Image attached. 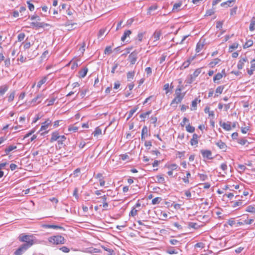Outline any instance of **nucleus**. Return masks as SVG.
I'll use <instances>...</instances> for the list:
<instances>
[{
    "label": "nucleus",
    "instance_id": "nucleus-1",
    "mask_svg": "<svg viewBox=\"0 0 255 255\" xmlns=\"http://www.w3.org/2000/svg\"><path fill=\"white\" fill-rule=\"evenodd\" d=\"M183 86H178L175 91V98L172 100L170 105L176 107L178 104L180 103L183 99L185 93H181Z\"/></svg>",
    "mask_w": 255,
    "mask_h": 255
},
{
    "label": "nucleus",
    "instance_id": "nucleus-18",
    "mask_svg": "<svg viewBox=\"0 0 255 255\" xmlns=\"http://www.w3.org/2000/svg\"><path fill=\"white\" fill-rule=\"evenodd\" d=\"M148 128L146 126H144L142 129L141 139L142 140H145V137L147 135Z\"/></svg>",
    "mask_w": 255,
    "mask_h": 255
},
{
    "label": "nucleus",
    "instance_id": "nucleus-9",
    "mask_svg": "<svg viewBox=\"0 0 255 255\" xmlns=\"http://www.w3.org/2000/svg\"><path fill=\"white\" fill-rule=\"evenodd\" d=\"M47 25H48V24L44 22H32L30 23L31 26L35 27L36 28H43L45 26Z\"/></svg>",
    "mask_w": 255,
    "mask_h": 255
},
{
    "label": "nucleus",
    "instance_id": "nucleus-12",
    "mask_svg": "<svg viewBox=\"0 0 255 255\" xmlns=\"http://www.w3.org/2000/svg\"><path fill=\"white\" fill-rule=\"evenodd\" d=\"M95 177L98 179L101 186H104L105 185V181L102 173H98L96 175H95Z\"/></svg>",
    "mask_w": 255,
    "mask_h": 255
},
{
    "label": "nucleus",
    "instance_id": "nucleus-53",
    "mask_svg": "<svg viewBox=\"0 0 255 255\" xmlns=\"http://www.w3.org/2000/svg\"><path fill=\"white\" fill-rule=\"evenodd\" d=\"M237 43H234L229 47V52H232L233 49H236L238 47Z\"/></svg>",
    "mask_w": 255,
    "mask_h": 255
},
{
    "label": "nucleus",
    "instance_id": "nucleus-61",
    "mask_svg": "<svg viewBox=\"0 0 255 255\" xmlns=\"http://www.w3.org/2000/svg\"><path fill=\"white\" fill-rule=\"evenodd\" d=\"M78 128L76 127H74V126H70L68 128V130L69 131H73L74 132H76L77 131Z\"/></svg>",
    "mask_w": 255,
    "mask_h": 255
},
{
    "label": "nucleus",
    "instance_id": "nucleus-19",
    "mask_svg": "<svg viewBox=\"0 0 255 255\" xmlns=\"http://www.w3.org/2000/svg\"><path fill=\"white\" fill-rule=\"evenodd\" d=\"M109 195V194H107V195H104L101 197L103 200V207L105 210L107 209V208L108 207V203L107 202V197Z\"/></svg>",
    "mask_w": 255,
    "mask_h": 255
},
{
    "label": "nucleus",
    "instance_id": "nucleus-29",
    "mask_svg": "<svg viewBox=\"0 0 255 255\" xmlns=\"http://www.w3.org/2000/svg\"><path fill=\"white\" fill-rule=\"evenodd\" d=\"M235 1H236V0H229L226 2H222L221 4V5L222 6H224L225 5H227V6H230V7L232 6L233 5H231V3L232 2H235Z\"/></svg>",
    "mask_w": 255,
    "mask_h": 255
},
{
    "label": "nucleus",
    "instance_id": "nucleus-3",
    "mask_svg": "<svg viewBox=\"0 0 255 255\" xmlns=\"http://www.w3.org/2000/svg\"><path fill=\"white\" fill-rule=\"evenodd\" d=\"M249 215L245 214L242 216V218L238 220L237 223V226H243L245 225H251L255 221V219L253 217L251 218H249Z\"/></svg>",
    "mask_w": 255,
    "mask_h": 255
},
{
    "label": "nucleus",
    "instance_id": "nucleus-59",
    "mask_svg": "<svg viewBox=\"0 0 255 255\" xmlns=\"http://www.w3.org/2000/svg\"><path fill=\"white\" fill-rule=\"evenodd\" d=\"M28 4V8L30 11H33L34 9V6L33 4L31 3L29 1H27Z\"/></svg>",
    "mask_w": 255,
    "mask_h": 255
},
{
    "label": "nucleus",
    "instance_id": "nucleus-8",
    "mask_svg": "<svg viewBox=\"0 0 255 255\" xmlns=\"http://www.w3.org/2000/svg\"><path fill=\"white\" fill-rule=\"evenodd\" d=\"M200 152L201 153L203 158H206L209 159H212V152L209 150H201Z\"/></svg>",
    "mask_w": 255,
    "mask_h": 255
},
{
    "label": "nucleus",
    "instance_id": "nucleus-57",
    "mask_svg": "<svg viewBox=\"0 0 255 255\" xmlns=\"http://www.w3.org/2000/svg\"><path fill=\"white\" fill-rule=\"evenodd\" d=\"M199 176L200 177V180H202V181H205L208 178V176L206 174H199Z\"/></svg>",
    "mask_w": 255,
    "mask_h": 255
},
{
    "label": "nucleus",
    "instance_id": "nucleus-30",
    "mask_svg": "<svg viewBox=\"0 0 255 255\" xmlns=\"http://www.w3.org/2000/svg\"><path fill=\"white\" fill-rule=\"evenodd\" d=\"M47 78L46 76L44 77L41 80H40L37 85V87L40 88L42 84H44L47 81Z\"/></svg>",
    "mask_w": 255,
    "mask_h": 255
},
{
    "label": "nucleus",
    "instance_id": "nucleus-41",
    "mask_svg": "<svg viewBox=\"0 0 255 255\" xmlns=\"http://www.w3.org/2000/svg\"><path fill=\"white\" fill-rule=\"evenodd\" d=\"M224 86H218L216 89V93L221 94L222 93L223 90L224 89Z\"/></svg>",
    "mask_w": 255,
    "mask_h": 255
},
{
    "label": "nucleus",
    "instance_id": "nucleus-25",
    "mask_svg": "<svg viewBox=\"0 0 255 255\" xmlns=\"http://www.w3.org/2000/svg\"><path fill=\"white\" fill-rule=\"evenodd\" d=\"M221 126L224 129L227 131H229L232 129L231 126L229 123H224Z\"/></svg>",
    "mask_w": 255,
    "mask_h": 255
},
{
    "label": "nucleus",
    "instance_id": "nucleus-32",
    "mask_svg": "<svg viewBox=\"0 0 255 255\" xmlns=\"http://www.w3.org/2000/svg\"><path fill=\"white\" fill-rule=\"evenodd\" d=\"M42 98L43 97L42 95H38L35 98L32 100L31 103H35L37 100H38L37 103H39L41 102V101L42 99Z\"/></svg>",
    "mask_w": 255,
    "mask_h": 255
},
{
    "label": "nucleus",
    "instance_id": "nucleus-22",
    "mask_svg": "<svg viewBox=\"0 0 255 255\" xmlns=\"http://www.w3.org/2000/svg\"><path fill=\"white\" fill-rule=\"evenodd\" d=\"M17 147L15 145H10L8 146L4 149L5 154L7 155L10 151L14 149H15Z\"/></svg>",
    "mask_w": 255,
    "mask_h": 255
},
{
    "label": "nucleus",
    "instance_id": "nucleus-48",
    "mask_svg": "<svg viewBox=\"0 0 255 255\" xmlns=\"http://www.w3.org/2000/svg\"><path fill=\"white\" fill-rule=\"evenodd\" d=\"M137 211H138L136 209H135V207H133L129 214V216L132 217L135 216V215H136Z\"/></svg>",
    "mask_w": 255,
    "mask_h": 255
},
{
    "label": "nucleus",
    "instance_id": "nucleus-17",
    "mask_svg": "<svg viewBox=\"0 0 255 255\" xmlns=\"http://www.w3.org/2000/svg\"><path fill=\"white\" fill-rule=\"evenodd\" d=\"M161 34V32L160 30H155V31L152 35V38H154V43H155L157 41H158L159 39Z\"/></svg>",
    "mask_w": 255,
    "mask_h": 255
},
{
    "label": "nucleus",
    "instance_id": "nucleus-20",
    "mask_svg": "<svg viewBox=\"0 0 255 255\" xmlns=\"http://www.w3.org/2000/svg\"><path fill=\"white\" fill-rule=\"evenodd\" d=\"M8 86L6 85H4L0 86V96H2L8 90Z\"/></svg>",
    "mask_w": 255,
    "mask_h": 255
},
{
    "label": "nucleus",
    "instance_id": "nucleus-11",
    "mask_svg": "<svg viewBox=\"0 0 255 255\" xmlns=\"http://www.w3.org/2000/svg\"><path fill=\"white\" fill-rule=\"evenodd\" d=\"M222 73L224 74V76H226L225 70H222V73H218L214 76V77L213 78V81L215 83H219V82H217V81L220 80V79H221L222 78V77H223V75Z\"/></svg>",
    "mask_w": 255,
    "mask_h": 255
},
{
    "label": "nucleus",
    "instance_id": "nucleus-64",
    "mask_svg": "<svg viewBox=\"0 0 255 255\" xmlns=\"http://www.w3.org/2000/svg\"><path fill=\"white\" fill-rule=\"evenodd\" d=\"M145 70L147 76L151 75L152 73V69L150 67L146 68Z\"/></svg>",
    "mask_w": 255,
    "mask_h": 255
},
{
    "label": "nucleus",
    "instance_id": "nucleus-40",
    "mask_svg": "<svg viewBox=\"0 0 255 255\" xmlns=\"http://www.w3.org/2000/svg\"><path fill=\"white\" fill-rule=\"evenodd\" d=\"M186 130L189 132H190V133H192L194 131H195V128L190 126V124H188L186 127Z\"/></svg>",
    "mask_w": 255,
    "mask_h": 255
},
{
    "label": "nucleus",
    "instance_id": "nucleus-51",
    "mask_svg": "<svg viewBox=\"0 0 255 255\" xmlns=\"http://www.w3.org/2000/svg\"><path fill=\"white\" fill-rule=\"evenodd\" d=\"M25 36V35L24 33H20L17 36L18 41L19 42L22 41L23 40Z\"/></svg>",
    "mask_w": 255,
    "mask_h": 255
},
{
    "label": "nucleus",
    "instance_id": "nucleus-34",
    "mask_svg": "<svg viewBox=\"0 0 255 255\" xmlns=\"http://www.w3.org/2000/svg\"><path fill=\"white\" fill-rule=\"evenodd\" d=\"M157 7L158 6L157 4H154L150 6L148 9L147 14L150 15L151 14V11L157 9Z\"/></svg>",
    "mask_w": 255,
    "mask_h": 255
},
{
    "label": "nucleus",
    "instance_id": "nucleus-10",
    "mask_svg": "<svg viewBox=\"0 0 255 255\" xmlns=\"http://www.w3.org/2000/svg\"><path fill=\"white\" fill-rule=\"evenodd\" d=\"M215 144L221 149L226 151L227 148V146L226 143L223 142L221 140H219L215 142Z\"/></svg>",
    "mask_w": 255,
    "mask_h": 255
},
{
    "label": "nucleus",
    "instance_id": "nucleus-56",
    "mask_svg": "<svg viewBox=\"0 0 255 255\" xmlns=\"http://www.w3.org/2000/svg\"><path fill=\"white\" fill-rule=\"evenodd\" d=\"M250 129V127L248 126L241 128V131L243 133H246Z\"/></svg>",
    "mask_w": 255,
    "mask_h": 255
},
{
    "label": "nucleus",
    "instance_id": "nucleus-42",
    "mask_svg": "<svg viewBox=\"0 0 255 255\" xmlns=\"http://www.w3.org/2000/svg\"><path fill=\"white\" fill-rule=\"evenodd\" d=\"M162 200L160 197H156L152 200V204L153 205L158 204Z\"/></svg>",
    "mask_w": 255,
    "mask_h": 255
},
{
    "label": "nucleus",
    "instance_id": "nucleus-13",
    "mask_svg": "<svg viewBox=\"0 0 255 255\" xmlns=\"http://www.w3.org/2000/svg\"><path fill=\"white\" fill-rule=\"evenodd\" d=\"M60 136L59 132L58 131H55L51 133V137L50 139V142L57 141Z\"/></svg>",
    "mask_w": 255,
    "mask_h": 255
},
{
    "label": "nucleus",
    "instance_id": "nucleus-28",
    "mask_svg": "<svg viewBox=\"0 0 255 255\" xmlns=\"http://www.w3.org/2000/svg\"><path fill=\"white\" fill-rule=\"evenodd\" d=\"M114 45V44L113 43L112 45ZM112 47H113V46H107L105 49L104 53L106 55L111 54L112 52Z\"/></svg>",
    "mask_w": 255,
    "mask_h": 255
},
{
    "label": "nucleus",
    "instance_id": "nucleus-36",
    "mask_svg": "<svg viewBox=\"0 0 255 255\" xmlns=\"http://www.w3.org/2000/svg\"><path fill=\"white\" fill-rule=\"evenodd\" d=\"M66 138L65 135H60L58 139L57 140L58 144H63V142L66 140Z\"/></svg>",
    "mask_w": 255,
    "mask_h": 255
},
{
    "label": "nucleus",
    "instance_id": "nucleus-49",
    "mask_svg": "<svg viewBox=\"0 0 255 255\" xmlns=\"http://www.w3.org/2000/svg\"><path fill=\"white\" fill-rule=\"evenodd\" d=\"M102 248L105 251H107L108 252V254H111L113 255H115V251L113 250L109 249V248H108L107 247H104V246L102 247Z\"/></svg>",
    "mask_w": 255,
    "mask_h": 255
},
{
    "label": "nucleus",
    "instance_id": "nucleus-38",
    "mask_svg": "<svg viewBox=\"0 0 255 255\" xmlns=\"http://www.w3.org/2000/svg\"><path fill=\"white\" fill-rule=\"evenodd\" d=\"M200 100H198L197 98L195 99L192 102V107L193 108V110H196L197 107V102L200 103Z\"/></svg>",
    "mask_w": 255,
    "mask_h": 255
},
{
    "label": "nucleus",
    "instance_id": "nucleus-47",
    "mask_svg": "<svg viewBox=\"0 0 255 255\" xmlns=\"http://www.w3.org/2000/svg\"><path fill=\"white\" fill-rule=\"evenodd\" d=\"M15 91H12V92H11L8 97V101L9 102H11V101H12L14 98V96H15Z\"/></svg>",
    "mask_w": 255,
    "mask_h": 255
},
{
    "label": "nucleus",
    "instance_id": "nucleus-5",
    "mask_svg": "<svg viewBox=\"0 0 255 255\" xmlns=\"http://www.w3.org/2000/svg\"><path fill=\"white\" fill-rule=\"evenodd\" d=\"M201 68H198L194 72L193 74L188 76L186 80V82L188 84H191L195 80L196 78L201 73Z\"/></svg>",
    "mask_w": 255,
    "mask_h": 255
},
{
    "label": "nucleus",
    "instance_id": "nucleus-62",
    "mask_svg": "<svg viewBox=\"0 0 255 255\" xmlns=\"http://www.w3.org/2000/svg\"><path fill=\"white\" fill-rule=\"evenodd\" d=\"M242 204V202L241 201H236L235 202H233V207H236L239 206H241Z\"/></svg>",
    "mask_w": 255,
    "mask_h": 255
},
{
    "label": "nucleus",
    "instance_id": "nucleus-55",
    "mask_svg": "<svg viewBox=\"0 0 255 255\" xmlns=\"http://www.w3.org/2000/svg\"><path fill=\"white\" fill-rule=\"evenodd\" d=\"M204 247H205L204 244L202 242L198 243L196 244L195 245V248H198L203 249L204 248Z\"/></svg>",
    "mask_w": 255,
    "mask_h": 255
},
{
    "label": "nucleus",
    "instance_id": "nucleus-58",
    "mask_svg": "<svg viewBox=\"0 0 255 255\" xmlns=\"http://www.w3.org/2000/svg\"><path fill=\"white\" fill-rule=\"evenodd\" d=\"M227 223L229 225L231 226H233L234 225H235L236 224V222L234 220V219L233 218H231V219H230L228 221H227Z\"/></svg>",
    "mask_w": 255,
    "mask_h": 255
},
{
    "label": "nucleus",
    "instance_id": "nucleus-35",
    "mask_svg": "<svg viewBox=\"0 0 255 255\" xmlns=\"http://www.w3.org/2000/svg\"><path fill=\"white\" fill-rule=\"evenodd\" d=\"M93 134L95 136H98V135L102 134V130L99 127H97L95 128V131L93 132Z\"/></svg>",
    "mask_w": 255,
    "mask_h": 255
},
{
    "label": "nucleus",
    "instance_id": "nucleus-43",
    "mask_svg": "<svg viewBox=\"0 0 255 255\" xmlns=\"http://www.w3.org/2000/svg\"><path fill=\"white\" fill-rule=\"evenodd\" d=\"M190 176H191V174H190V172L187 171V173H186V176H185L182 178L183 181H184V183H189V181L188 178L189 177H190Z\"/></svg>",
    "mask_w": 255,
    "mask_h": 255
},
{
    "label": "nucleus",
    "instance_id": "nucleus-26",
    "mask_svg": "<svg viewBox=\"0 0 255 255\" xmlns=\"http://www.w3.org/2000/svg\"><path fill=\"white\" fill-rule=\"evenodd\" d=\"M182 2L180 1L177 3H175L173 6L172 11H178L179 10V8L181 6Z\"/></svg>",
    "mask_w": 255,
    "mask_h": 255
},
{
    "label": "nucleus",
    "instance_id": "nucleus-63",
    "mask_svg": "<svg viewBox=\"0 0 255 255\" xmlns=\"http://www.w3.org/2000/svg\"><path fill=\"white\" fill-rule=\"evenodd\" d=\"M60 250L64 253H68L70 251V250L67 247L65 246H63L60 248Z\"/></svg>",
    "mask_w": 255,
    "mask_h": 255
},
{
    "label": "nucleus",
    "instance_id": "nucleus-50",
    "mask_svg": "<svg viewBox=\"0 0 255 255\" xmlns=\"http://www.w3.org/2000/svg\"><path fill=\"white\" fill-rule=\"evenodd\" d=\"M156 178L157 179V181L156 182L158 183H163L164 181V178L163 175H157Z\"/></svg>",
    "mask_w": 255,
    "mask_h": 255
},
{
    "label": "nucleus",
    "instance_id": "nucleus-2",
    "mask_svg": "<svg viewBox=\"0 0 255 255\" xmlns=\"http://www.w3.org/2000/svg\"><path fill=\"white\" fill-rule=\"evenodd\" d=\"M18 240L20 242H23V244L28 245L31 247L34 244V242L32 239V236L26 235L21 234L18 237Z\"/></svg>",
    "mask_w": 255,
    "mask_h": 255
},
{
    "label": "nucleus",
    "instance_id": "nucleus-54",
    "mask_svg": "<svg viewBox=\"0 0 255 255\" xmlns=\"http://www.w3.org/2000/svg\"><path fill=\"white\" fill-rule=\"evenodd\" d=\"M151 113V111H147L145 113H142L140 115L139 117L141 118L144 119L146 116L150 115Z\"/></svg>",
    "mask_w": 255,
    "mask_h": 255
},
{
    "label": "nucleus",
    "instance_id": "nucleus-24",
    "mask_svg": "<svg viewBox=\"0 0 255 255\" xmlns=\"http://www.w3.org/2000/svg\"><path fill=\"white\" fill-rule=\"evenodd\" d=\"M131 33V31L130 30H127L125 31L124 35L122 36L121 38V40L124 41L126 38L128 36H129V35Z\"/></svg>",
    "mask_w": 255,
    "mask_h": 255
},
{
    "label": "nucleus",
    "instance_id": "nucleus-7",
    "mask_svg": "<svg viewBox=\"0 0 255 255\" xmlns=\"http://www.w3.org/2000/svg\"><path fill=\"white\" fill-rule=\"evenodd\" d=\"M28 246V245L27 246L23 244H22L14 251L13 254L14 255H22L28 249L30 248Z\"/></svg>",
    "mask_w": 255,
    "mask_h": 255
},
{
    "label": "nucleus",
    "instance_id": "nucleus-23",
    "mask_svg": "<svg viewBox=\"0 0 255 255\" xmlns=\"http://www.w3.org/2000/svg\"><path fill=\"white\" fill-rule=\"evenodd\" d=\"M135 75L134 71L128 72L127 73V79L128 81H131L134 78Z\"/></svg>",
    "mask_w": 255,
    "mask_h": 255
},
{
    "label": "nucleus",
    "instance_id": "nucleus-27",
    "mask_svg": "<svg viewBox=\"0 0 255 255\" xmlns=\"http://www.w3.org/2000/svg\"><path fill=\"white\" fill-rule=\"evenodd\" d=\"M253 41L252 40H248L246 41V42L244 44L243 48L244 49L249 48L252 46L253 45Z\"/></svg>",
    "mask_w": 255,
    "mask_h": 255
},
{
    "label": "nucleus",
    "instance_id": "nucleus-4",
    "mask_svg": "<svg viewBox=\"0 0 255 255\" xmlns=\"http://www.w3.org/2000/svg\"><path fill=\"white\" fill-rule=\"evenodd\" d=\"M48 241L50 243L53 244L59 245L64 244L65 239L64 237L61 236H55L50 237L48 239Z\"/></svg>",
    "mask_w": 255,
    "mask_h": 255
},
{
    "label": "nucleus",
    "instance_id": "nucleus-46",
    "mask_svg": "<svg viewBox=\"0 0 255 255\" xmlns=\"http://www.w3.org/2000/svg\"><path fill=\"white\" fill-rule=\"evenodd\" d=\"M188 227L190 228H194L195 229H197L199 226L196 223L189 222L188 223Z\"/></svg>",
    "mask_w": 255,
    "mask_h": 255
},
{
    "label": "nucleus",
    "instance_id": "nucleus-45",
    "mask_svg": "<svg viewBox=\"0 0 255 255\" xmlns=\"http://www.w3.org/2000/svg\"><path fill=\"white\" fill-rule=\"evenodd\" d=\"M255 70V63H252L251 66V69L248 70V73L251 75L253 74L254 71Z\"/></svg>",
    "mask_w": 255,
    "mask_h": 255
},
{
    "label": "nucleus",
    "instance_id": "nucleus-39",
    "mask_svg": "<svg viewBox=\"0 0 255 255\" xmlns=\"http://www.w3.org/2000/svg\"><path fill=\"white\" fill-rule=\"evenodd\" d=\"M246 211L255 214V208L253 206H249L247 207Z\"/></svg>",
    "mask_w": 255,
    "mask_h": 255
},
{
    "label": "nucleus",
    "instance_id": "nucleus-44",
    "mask_svg": "<svg viewBox=\"0 0 255 255\" xmlns=\"http://www.w3.org/2000/svg\"><path fill=\"white\" fill-rule=\"evenodd\" d=\"M238 142L242 145H245L247 143H249V142L248 141V140L245 138L238 139Z\"/></svg>",
    "mask_w": 255,
    "mask_h": 255
},
{
    "label": "nucleus",
    "instance_id": "nucleus-21",
    "mask_svg": "<svg viewBox=\"0 0 255 255\" xmlns=\"http://www.w3.org/2000/svg\"><path fill=\"white\" fill-rule=\"evenodd\" d=\"M88 68L85 67L79 72V77L80 78H84L87 75L88 72Z\"/></svg>",
    "mask_w": 255,
    "mask_h": 255
},
{
    "label": "nucleus",
    "instance_id": "nucleus-15",
    "mask_svg": "<svg viewBox=\"0 0 255 255\" xmlns=\"http://www.w3.org/2000/svg\"><path fill=\"white\" fill-rule=\"evenodd\" d=\"M199 137V136L196 133H194L190 141L191 144L192 145H197L198 142V138Z\"/></svg>",
    "mask_w": 255,
    "mask_h": 255
},
{
    "label": "nucleus",
    "instance_id": "nucleus-52",
    "mask_svg": "<svg viewBox=\"0 0 255 255\" xmlns=\"http://www.w3.org/2000/svg\"><path fill=\"white\" fill-rule=\"evenodd\" d=\"M178 167V166L176 164L173 163V164H171V165H168L167 166V168L173 171L174 170L177 169Z\"/></svg>",
    "mask_w": 255,
    "mask_h": 255
},
{
    "label": "nucleus",
    "instance_id": "nucleus-6",
    "mask_svg": "<svg viewBox=\"0 0 255 255\" xmlns=\"http://www.w3.org/2000/svg\"><path fill=\"white\" fill-rule=\"evenodd\" d=\"M138 53L139 52L137 50H135L132 52L128 56V60L131 65L134 64L136 62L138 58Z\"/></svg>",
    "mask_w": 255,
    "mask_h": 255
},
{
    "label": "nucleus",
    "instance_id": "nucleus-37",
    "mask_svg": "<svg viewBox=\"0 0 255 255\" xmlns=\"http://www.w3.org/2000/svg\"><path fill=\"white\" fill-rule=\"evenodd\" d=\"M137 108H133L130 110L129 112L128 117L127 120H128L133 115V114L136 111Z\"/></svg>",
    "mask_w": 255,
    "mask_h": 255
},
{
    "label": "nucleus",
    "instance_id": "nucleus-33",
    "mask_svg": "<svg viewBox=\"0 0 255 255\" xmlns=\"http://www.w3.org/2000/svg\"><path fill=\"white\" fill-rule=\"evenodd\" d=\"M203 47H204V44L200 42H198L196 45V52L197 53L200 52L201 51V50L203 48Z\"/></svg>",
    "mask_w": 255,
    "mask_h": 255
},
{
    "label": "nucleus",
    "instance_id": "nucleus-16",
    "mask_svg": "<svg viewBox=\"0 0 255 255\" xmlns=\"http://www.w3.org/2000/svg\"><path fill=\"white\" fill-rule=\"evenodd\" d=\"M248 61V59L246 57L242 58L238 62L237 67L238 69H242L244 67V64Z\"/></svg>",
    "mask_w": 255,
    "mask_h": 255
},
{
    "label": "nucleus",
    "instance_id": "nucleus-31",
    "mask_svg": "<svg viewBox=\"0 0 255 255\" xmlns=\"http://www.w3.org/2000/svg\"><path fill=\"white\" fill-rule=\"evenodd\" d=\"M220 61V59L219 58H215L214 59V60L212 62H211L209 65V66L213 68L215 65H216L217 64L219 63V62Z\"/></svg>",
    "mask_w": 255,
    "mask_h": 255
},
{
    "label": "nucleus",
    "instance_id": "nucleus-60",
    "mask_svg": "<svg viewBox=\"0 0 255 255\" xmlns=\"http://www.w3.org/2000/svg\"><path fill=\"white\" fill-rule=\"evenodd\" d=\"M167 253L170 255L177 254V252L175 250L173 249H168L167 251Z\"/></svg>",
    "mask_w": 255,
    "mask_h": 255
},
{
    "label": "nucleus",
    "instance_id": "nucleus-14",
    "mask_svg": "<svg viewBox=\"0 0 255 255\" xmlns=\"http://www.w3.org/2000/svg\"><path fill=\"white\" fill-rule=\"evenodd\" d=\"M51 124V121L49 119H47L42 124V126L41 127L40 131L45 130L47 129L48 126Z\"/></svg>",
    "mask_w": 255,
    "mask_h": 255
}]
</instances>
